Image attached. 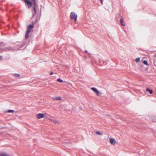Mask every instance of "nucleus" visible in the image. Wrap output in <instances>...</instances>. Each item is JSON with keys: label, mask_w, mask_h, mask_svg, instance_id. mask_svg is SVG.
I'll return each instance as SVG.
<instances>
[{"label": "nucleus", "mask_w": 156, "mask_h": 156, "mask_svg": "<svg viewBox=\"0 0 156 156\" xmlns=\"http://www.w3.org/2000/svg\"><path fill=\"white\" fill-rule=\"evenodd\" d=\"M11 48L10 47H9V49H11L10 48Z\"/></svg>", "instance_id": "nucleus-24"}, {"label": "nucleus", "mask_w": 156, "mask_h": 156, "mask_svg": "<svg viewBox=\"0 0 156 156\" xmlns=\"http://www.w3.org/2000/svg\"><path fill=\"white\" fill-rule=\"evenodd\" d=\"M91 89L95 92L97 95H99V92L96 88L95 87H92L91 88Z\"/></svg>", "instance_id": "nucleus-6"}, {"label": "nucleus", "mask_w": 156, "mask_h": 156, "mask_svg": "<svg viewBox=\"0 0 156 156\" xmlns=\"http://www.w3.org/2000/svg\"><path fill=\"white\" fill-rule=\"evenodd\" d=\"M147 92H148L150 94H152L153 93V91L152 90H150L149 88H147L146 90Z\"/></svg>", "instance_id": "nucleus-9"}, {"label": "nucleus", "mask_w": 156, "mask_h": 156, "mask_svg": "<svg viewBox=\"0 0 156 156\" xmlns=\"http://www.w3.org/2000/svg\"><path fill=\"white\" fill-rule=\"evenodd\" d=\"M101 1V4H103V0H100Z\"/></svg>", "instance_id": "nucleus-19"}, {"label": "nucleus", "mask_w": 156, "mask_h": 156, "mask_svg": "<svg viewBox=\"0 0 156 156\" xmlns=\"http://www.w3.org/2000/svg\"><path fill=\"white\" fill-rule=\"evenodd\" d=\"M53 74V73L52 72H51L50 73V75H52Z\"/></svg>", "instance_id": "nucleus-21"}, {"label": "nucleus", "mask_w": 156, "mask_h": 156, "mask_svg": "<svg viewBox=\"0 0 156 156\" xmlns=\"http://www.w3.org/2000/svg\"><path fill=\"white\" fill-rule=\"evenodd\" d=\"M25 1L26 5L28 8H30L33 5V3H34L35 6L36 5L35 0H25Z\"/></svg>", "instance_id": "nucleus-2"}, {"label": "nucleus", "mask_w": 156, "mask_h": 156, "mask_svg": "<svg viewBox=\"0 0 156 156\" xmlns=\"http://www.w3.org/2000/svg\"><path fill=\"white\" fill-rule=\"evenodd\" d=\"M2 56L1 55L0 56V60H2Z\"/></svg>", "instance_id": "nucleus-20"}, {"label": "nucleus", "mask_w": 156, "mask_h": 156, "mask_svg": "<svg viewBox=\"0 0 156 156\" xmlns=\"http://www.w3.org/2000/svg\"><path fill=\"white\" fill-rule=\"evenodd\" d=\"M34 27V26L33 24L27 26V30L25 35V38L26 39H28L29 34L31 30L33 29Z\"/></svg>", "instance_id": "nucleus-1"}, {"label": "nucleus", "mask_w": 156, "mask_h": 156, "mask_svg": "<svg viewBox=\"0 0 156 156\" xmlns=\"http://www.w3.org/2000/svg\"><path fill=\"white\" fill-rule=\"evenodd\" d=\"M7 112L9 113L13 112H14V111L12 110H9L7 111Z\"/></svg>", "instance_id": "nucleus-15"}, {"label": "nucleus", "mask_w": 156, "mask_h": 156, "mask_svg": "<svg viewBox=\"0 0 156 156\" xmlns=\"http://www.w3.org/2000/svg\"><path fill=\"white\" fill-rule=\"evenodd\" d=\"M110 143L113 145H115L117 144V142L113 138H110Z\"/></svg>", "instance_id": "nucleus-4"}, {"label": "nucleus", "mask_w": 156, "mask_h": 156, "mask_svg": "<svg viewBox=\"0 0 156 156\" xmlns=\"http://www.w3.org/2000/svg\"><path fill=\"white\" fill-rule=\"evenodd\" d=\"M34 13L33 14V16H34L35 15L36 13L37 9L35 7H34Z\"/></svg>", "instance_id": "nucleus-11"}, {"label": "nucleus", "mask_w": 156, "mask_h": 156, "mask_svg": "<svg viewBox=\"0 0 156 156\" xmlns=\"http://www.w3.org/2000/svg\"><path fill=\"white\" fill-rule=\"evenodd\" d=\"M45 115L41 113H39L36 115V117L37 119H39L42 118H44Z\"/></svg>", "instance_id": "nucleus-5"}, {"label": "nucleus", "mask_w": 156, "mask_h": 156, "mask_svg": "<svg viewBox=\"0 0 156 156\" xmlns=\"http://www.w3.org/2000/svg\"><path fill=\"white\" fill-rule=\"evenodd\" d=\"M0 156H9L6 153H2L0 154Z\"/></svg>", "instance_id": "nucleus-13"}, {"label": "nucleus", "mask_w": 156, "mask_h": 156, "mask_svg": "<svg viewBox=\"0 0 156 156\" xmlns=\"http://www.w3.org/2000/svg\"><path fill=\"white\" fill-rule=\"evenodd\" d=\"M95 133L96 134L99 135V136H103V133L102 132H101V131H96L95 132Z\"/></svg>", "instance_id": "nucleus-7"}, {"label": "nucleus", "mask_w": 156, "mask_h": 156, "mask_svg": "<svg viewBox=\"0 0 156 156\" xmlns=\"http://www.w3.org/2000/svg\"><path fill=\"white\" fill-rule=\"evenodd\" d=\"M120 22L121 24L123 26H125V24L123 20V19H121L120 20Z\"/></svg>", "instance_id": "nucleus-10"}, {"label": "nucleus", "mask_w": 156, "mask_h": 156, "mask_svg": "<svg viewBox=\"0 0 156 156\" xmlns=\"http://www.w3.org/2000/svg\"><path fill=\"white\" fill-rule=\"evenodd\" d=\"M135 61L136 62H139L140 61V58H136L135 59Z\"/></svg>", "instance_id": "nucleus-17"}, {"label": "nucleus", "mask_w": 156, "mask_h": 156, "mask_svg": "<svg viewBox=\"0 0 156 156\" xmlns=\"http://www.w3.org/2000/svg\"><path fill=\"white\" fill-rule=\"evenodd\" d=\"M57 81L58 82H59L61 83H62L63 82V80H61L60 78H58L57 79Z\"/></svg>", "instance_id": "nucleus-14"}, {"label": "nucleus", "mask_w": 156, "mask_h": 156, "mask_svg": "<svg viewBox=\"0 0 156 156\" xmlns=\"http://www.w3.org/2000/svg\"><path fill=\"white\" fill-rule=\"evenodd\" d=\"M51 121L55 123H58V121L56 120H54L53 121L51 120Z\"/></svg>", "instance_id": "nucleus-18"}, {"label": "nucleus", "mask_w": 156, "mask_h": 156, "mask_svg": "<svg viewBox=\"0 0 156 156\" xmlns=\"http://www.w3.org/2000/svg\"><path fill=\"white\" fill-rule=\"evenodd\" d=\"M87 54H88V55H90V53H89L88 52H87Z\"/></svg>", "instance_id": "nucleus-22"}, {"label": "nucleus", "mask_w": 156, "mask_h": 156, "mask_svg": "<svg viewBox=\"0 0 156 156\" xmlns=\"http://www.w3.org/2000/svg\"><path fill=\"white\" fill-rule=\"evenodd\" d=\"M70 17L71 19H74L75 21H76L77 19V16L74 12H72L71 13Z\"/></svg>", "instance_id": "nucleus-3"}, {"label": "nucleus", "mask_w": 156, "mask_h": 156, "mask_svg": "<svg viewBox=\"0 0 156 156\" xmlns=\"http://www.w3.org/2000/svg\"><path fill=\"white\" fill-rule=\"evenodd\" d=\"M143 62H144V64H145V65H148V64L147 62L145 60V61H144Z\"/></svg>", "instance_id": "nucleus-16"}, {"label": "nucleus", "mask_w": 156, "mask_h": 156, "mask_svg": "<svg viewBox=\"0 0 156 156\" xmlns=\"http://www.w3.org/2000/svg\"><path fill=\"white\" fill-rule=\"evenodd\" d=\"M85 52H87H87H87V50H86V51H85Z\"/></svg>", "instance_id": "nucleus-23"}, {"label": "nucleus", "mask_w": 156, "mask_h": 156, "mask_svg": "<svg viewBox=\"0 0 156 156\" xmlns=\"http://www.w3.org/2000/svg\"><path fill=\"white\" fill-rule=\"evenodd\" d=\"M13 76H14L15 77H18L20 76V75L19 74L15 73V74H13Z\"/></svg>", "instance_id": "nucleus-12"}, {"label": "nucleus", "mask_w": 156, "mask_h": 156, "mask_svg": "<svg viewBox=\"0 0 156 156\" xmlns=\"http://www.w3.org/2000/svg\"><path fill=\"white\" fill-rule=\"evenodd\" d=\"M53 99L55 100H59L61 99V97H58L53 98Z\"/></svg>", "instance_id": "nucleus-8"}]
</instances>
